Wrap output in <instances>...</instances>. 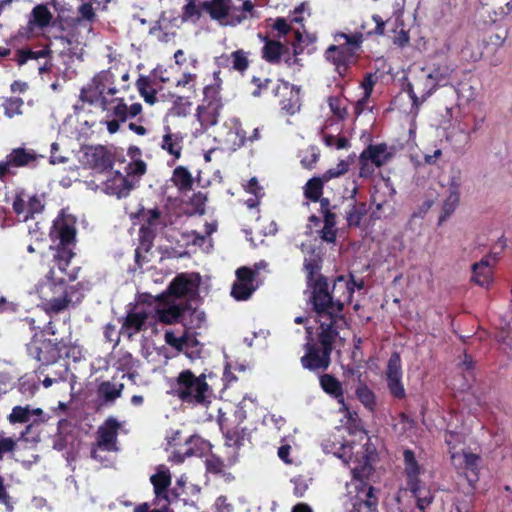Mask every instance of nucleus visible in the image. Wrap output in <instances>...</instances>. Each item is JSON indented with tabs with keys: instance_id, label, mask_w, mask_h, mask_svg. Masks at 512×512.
Masks as SVG:
<instances>
[{
	"instance_id": "29",
	"label": "nucleus",
	"mask_w": 512,
	"mask_h": 512,
	"mask_svg": "<svg viewBox=\"0 0 512 512\" xmlns=\"http://www.w3.org/2000/svg\"><path fill=\"white\" fill-rule=\"evenodd\" d=\"M322 390L337 400L340 405L339 410L341 412H344L351 417V413L345 404L344 391L339 380L328 374L322 375Z\"/></svg>"
},
{
	"instance_id": "58",
	"label": "nucleus",
	"mask_w": 512,
	"mask_h": 512,
	"mask_svg": "<svg viewBox=\"0 0 512 512\" xmlns=\"http://www.w3.org/2000/svg\"><path fill=\"white\" fill-rule=\"evenodd\" d=\"M413 496L417 500V507L420 510H424L426 507H428L432 501H433V495L425 485L418 488L417 491L412 492Z\"/></svg>"
},
{
	"instance_id": "36",
	"label": "nucleus",
	"mask_w": 512,
	"mask_h": 512,
	"mask_svg": "<svg viewBox=\"0 0 512 512\" xmlns=\"http://www.w3.org/2000/svg\"><path fill=\"white\" fill-rule=\"evenodd\" d=\"M165 131L161 148L172 155L174 159H179L182 155L183 137L179 133H172L169 126H165Z\"/></svg>"
},
{
	"instance_id": "47",
	"label": "nucleus",
	"mask_w": 512,
	"mask_h": 512,
	"mask_svg": "<svg viewBox=\"0 0 512 512\" xmlns=\"http://www.w3.org/2000/svg\"><path fill=\"white\" fill-rule=\"evenodd\" d=\"M231 59L232 69L243 74L249 67L248 53L243 49L233 51L227 60Z\"/></svg>"
},
{
	"instance_id": "28",
	"label": "nucleus",
	"mask_w": 512,
	"mask_h": 512,
	"mask_svg": "<svg viewBox=\"0 0 512 512\" xmlns=\"http://www.w3.org/2000/svg\"><path fill=\"white\" fill-rule=\"evenodd\" d=\"M134 185L128 176L122 175L120 172L108 179L105 183V190L110 195H115L117 198L127 197Z\"/></svg>"
},
{
	"instance_id": "42",
	"label": "nucleus",
	"mask_w": 512,
	"mask_h": 512,
	"mask_svg": "<svg viewBox=\"0 0 512 512\" xmlns=\"http://www.w3.org/2000/svg\"><path fill=\"white\" fill-rule=\"evenodd\" d=\"M162 213L159 208L155 207L153 209H145L141 207L132 218H138L145 221V225H142L140 228L141 233H145V231L150 227H155L158 224V220L160 219Z\"/></svg>"
},
{
	"instance_id": "17",
	"label": "nucleus",
	"mask_w": 512,
	"mask_h": 512,
	"mask_svg": "<svg viewBox=\"0 0 512 512\" xmlns=\"http://www.w3.org/2000/svg\"><path fill=\"white\" fill-rule=\"evenodd\" d=\"M258 272L243 266L236 270V281L232 285L231 295L238 301H245L251 297L257 289L254 285Z\"/></svg>"
},
{
	"instance_id": "4",
	"label": "nucleus",
	"mask_w": 512,
	"mask_h": 512,
	"mask_svg": "<svg viewBox=\"0 0 512 512\" xmlns=\"http://www.w3.org/2000/svg\"><path fill=\"white\" fill-rule=\"evenodd\" d=\"M83 285L77 283L71 285L69 288H65L60 296H54L50 299H44L42 306L44 313H34L30 316H26L22 322L23 325H27L31 331L37 333L41 331L47 334H55V330L52 326V321H46V316L51 314H58L68 308L71 303H79L84 297L82 292Z\"/></svg>"
},
{
	"instance_id": "46",
	"label": "nucleus",
	"mask_w": 512,
	"mask_h": 512,
	"mask_svg": "<svg viewBox=\"0 0 512 512\" xmlns=\"http://www.w3.org/2000/svg\"><path fill=\"white\" fill-rule=\"evenodd\" d=\"M136 86L145 102L149 104H154L156 102V91L151 87V82L148 77L140 76L136 81Z\"/></svg>"
},
{
	"instance_id": "56",
	"label": "nucleus",
	"mask_w": 512,
	"mask_h": 512,
	"mask_svg": "<svg viewBox=\"0 0 512 512\" xmlns=\"http://www.w3.org/2000/svg\"><path fill=\"white\" fill-rule=\"evenodd\" d=\"M23 105L24 101L20 97L7 98L3 103L5 115L9 118H12L16 115H21Z\"/></svg>"
},
{
	"instance_id": "6",
	"label": "nucleus",
	"mask_w": 512,
	"mask_h": 512,
	"mask_svg": "<svg viewBox=\"0 0 512 512\" xmlns=\"http://www.w3.org/2000/svg\"><path fill=\"white\" fill-rule=\"evenodd\" d=\"M334 41L335 44L327 48L325 57L335 66L336 72L340 76H344L361 47L363 35L361 33H336Z\"/></svg>"
},
{
	"instance_id": "48",
	"label": "nucleus",
	"mask_w": 512,
	"mask_h": 512,
	"mask_svg": "<svg viewBox=\"0 0 512 512\" xmlns=\"http://www.w3.org/2000/svg\"><path fill=\"white\" fill-rule=\"evenodd\" d=\"M393 24V32L395 33L393 43L399 47L406 46L410 41V37L408 31L404 29V23L400 14L395 16Z\"/></svg>"
},
{
	"instance_id": "43",
	"label": "nucleus",
	"mask_w": 512,
	"mask_h": 512,
	"mask_svg": "<svg viewBox=\"0 0 512 512\" xmlns=\"http://www.w3.org/2000/svg\"><path fill=\"white\" fill-rule=\"evenodd\" d=\"M470 135L471 132L467 129V127L459 123L457 126H453L451 130L447 132L446 139L452 144L460 147L469 143Z\"/></svg>"
},
{
	"instance_id": "41",
	"label": "nucleus",
	"mask_w": 512,
	"mask_h": 512,
	"mask_svg": "<svg viewBox=\"0 0 512 512\" xmlns=\"http://www.w3.org/2000/svg\"><path fill=\"white\" fill-rule=\"evenodd\" d=\"M52 17V13L46 5L38 4L32 9L29 25L43 29L49 26Z\"/></svg>"
},
{
	"instance_id": "52",
	"label": "nucleus",
	"mask_w": 512,
	"mask_h": 512,
	"mask_svg": "<svg viewBox=\"0 0 512 512\" xmlns=\"http://www.w3.org/2000/svg\"><path fill=\"white\" fill-rule=\"evenodd\" d=\"M49 289L53 294L60 292L59 296L62 294L65 288H69L70 286L66 285L64 279L56 280L54 269L51 268L46 275V283L43 288ZM42 294H45L44 289H41Z\"/></svg>"
},
{
	"instance_id": "60",
	"label": "nucleus",
	"mask_w": 512,
	"mask_h": 512,
	"mask_svg": "<svg viewBox=\"0 0 512 512\" xmlns=\"http://www.w3.org/2000/svg\"><path fill=\"white\" fill-rule=\"evenodd\" d=\"M185 350H183V353L189 357L190 359L195 358L196 356H199L201 352L200 343L193 335H188L187 332H185Z\"/></svg>"
},
{
	"instance_id": "34",
	"label": "nucleus",
	"mask_w": 512,
	"mask_h": 512,
	"mask_svg": "<svg viewBox=\"0 0 512 512\" xmlns=\"http://www.w3.org/2000/svg\"><path fill=\"white\" fill-rule=\"evenodd\" d=\"M170 181L179 193L185 194L193 189L194 178L187 167L179 165L172 173Z\"/></svg>"
},
{
	"instance_id": "20",
	"label": "nucleus",
	"mask_w": 512,
	"mask_h": 512,
	"mask_svg": "<svg viewBox=\"0 0 512 512\" xmlns=\"http://www.w3.org/2000/svg\"><path fill=\"white\" fill-rule=\"evenodd\" d=\"M52 57V50L49 45H44L40 49L33 48H23L18 49L15 53L14 60L17 62L19 66L26 64L30 60L39 61V59H46L43 65H39L38 71L39 74H44L50 71L51 62L50 59Z\"/></svg>"
},
{
	"instance_id": "61",
	"label": "nucleus",
	"mask_w": 512,
	"mask_h": 512,
	"mask_svg": "<svg viewBox=\"0 0 512 512\" xmlns=\"http://www.w3.org/2000/svg\"><path fill=\"white\" fill-rule=\"evenodd\" d=\"M328 105L331 112L338 118H343L346 114L345 99L339 96L330 97L328 99Z\"/></svg>"
},
{
	"instance_id": "5",
	"label": "nucleus",
	"mask_w": 512,
	"mask_h": 512,
	"mask_svg": "<svg viewBox=\"0 0 512 512\" xmlns=\"http://www.w3.org/2000/svg\"><path fill=\"white\" fill-rule=\"evenodd\" d=\"M363 286V281L357 283L341 275L330 287L327 278L322 276V316L340 312L346 303L351 302L355 288L362 289Z\"/></svg>"
},
{
	"instance_id": "54",
	"label": "nucleus",
	"mask_w": 512,
	"mask_h": 512,
	"mask_svg": "<svg viewBox=\"0 0 512 512\" xmlns=\"http://www.w3.org/2000/svg\"><path fill=\"white\" fill-rule=\"evenodd\" d=\"M304 196L313 202L320 201V176H314L304 186Z\"/></svg>"
},
{
	"instance_id": "39",
	"label": "nucleus",
	"mask_w": 512,
	"mask_h": 512,
	"mask_svg": "<svg viewBox=\"0 0 512 512\" xmlns=\"http://www.w3.org/2000/svg\"><path fill=\"white\" fill-rule=\"evenodd\" d=\"M362 153L364 158L370 159L378 167L386 164L393 155L391 149L384 143L370 145Z\"/></svg>"
},
{
	"instance_id": "59",
	"label": "nucleus",
	"mask_w": 512,
	"mask_h": 512,
	"mask_svg": "<svg viewBox=\"0 0 512 512\" xmlns=\"http://www.w3.org/2000/svg\"><path fill=\"white\" fill-rule=\"evenodd\" d=\"M402 377L401 359L398 353H393L388 361L386 378Z\"/></svg>"
},
{
	"instance_id": "18",
	"label": "nucleus",
	"mask_w": 512,
	"mask_h": 512,
	"mask_svg": "<svg viewBox=\"0 0 512 512\" xmlns=\"http://www.w3.org/2000/svg\"><path fill=\"white\" fill-rule=\"evenodd\" d=\"M226 459L210 453L205 460L206 472L214 476L222 477L226 482H231L235 479L231 472L226 471V468L234 466L239 461V453L237 451H227Z\"/></svg>"
},
{
	"instance_id": "49",
	"label": "nucleus",
	"mask_w": 512,
	"mask_h": 512,
	"mask_svg": "<svg viewBox=\"0 0 512 512\" xmlns=\"http://www.w3.org/2000/svg\"><path fill=\"white\" fill-rule=\"evenodd\" d=\"M189 310H187L186 320L183 323L187 329H198L201 328L206 320L205 313L196 308H192L189 304Z\"/></svg>"
},
{
	"instance_id": "7",
	"label": "nucleus",
	"mask_w": 512,
	"mask_h": 512,
	"mask_svg": "<svg viewBox=\"0 0 512 512\" xmlns=\"http://www.w3.org/2000/svg\"><path fill=\"white\" fill-rule=\"evenodd\" d=\"M251 83L255 86L252 91L254 97L271 91L274 97L279 98V104L289 114H294L300 108L299 90L293 85L282 80H272L266 77L253 76Z\"/></svg>"
},
{
	"instance_id": "11",
	"label": "nucleus",
	"mask_w": 512,
	"mask_h": 512,
	"mask_svg": "<svg viewBox=\"0 0 512 512\" xmlns=\"http://www.w3.org/2000/svg\"><path fill=\"white\" fill-rule=\"evenodd\" d=\"M12 210L23 221L34 218L36 214L44 211L46 205L45 193H30L23 187L14 191Z\"/></svg>"
},
{
	"instance_id": "30",
	"label": "nucleus",
	"mask_w": 512,
	"mask_h": 512,
	"mask_svg": "<svg viewBox=\"0 0 512 512\" xmlns=\"http://www.w3.org/2000/svg\"><path fill=\"white\" fill-rule=\"evenodd\" d=\"M231 0H210L201 3L202 11H205L210 17L227 25L229 15V6Z\"/></svg>"
},
{
	"instance_id": "31",
	"label": "nucleus",
	"mask_w": 512,
	"mask_h": 512,
	"mask_svg": "<svg viewBox=\"0 0 512 512\" xmlns=\"http://www.w3.org/2000/svg\"><path fill=\"white\" fill-rule=\"evenodd\" d=\"M188 308V303L184 305L173 304L168 306L167 308L158 310V318L160 322L164 324H183L184 321L186 320L187 310H189Z\"/></svg>"
},
{
	"instance_id": "38",
	"label": "nucleus",
	"mask_w": 512,
	"mask_h": 512,
	"mask_svg": "<svg viewBox=\"0 0 512 512\" xmlns=\"http://www.w3.org/2000/svg\"><path fill=\"white\" fill-rule=\"evenodd\" d=\"M248 436L249 432L246 427L237 425L228 429L224 432L225 445L228 449L227 451H237L239 453V449L244 445V441Z\"/></svg>"
},
{
	"instance_id": "15",
	"label": "nucleus",
	"mask_w": 512,
	"mask_h": 512,
	"mask_svg": "<svg viewBox=\"0 0 512 512\" xmlns=\"http://www.w3.org/2000/svg\"><path fill=\"white\" fill-rule=\"evenodd\" d=\"M200 281L199 273H179L169 283L167 293L177 299L192 297L197 294Z\"/></svg>"
},
{
	"instance_id": "63",
	"label": "nucleus",
	"mask_w": 512,
	"mask_h": 512,
	"mask_svg": "<svg viewBox=\"0 0 512 512\" xmlns=\"http://www.w3.org/2000/svg\"><path fill=\"white\" fill-rule=\"evenodd\" d=\"M165 342L172 348H174L175 350H177L178 352H183V350H185V333L180 336V337H177L173 332L171 331H166L165 332Z\"/></svg>"
},
{
	"instance_id": "51",
	"label": "nucleus",
	"mask_w": 512,
	"mask_h": 512,
	"mask_svg": "<svg viewBox=\"0 0 512 512\" xmlns=\"http://www.w3.org/2000/svg\"><path fill=\"white\" fill-rule=\"evenodd\" d=\"M324 227L322 228V241L334 242L337 230L334 228L336 221L335 215L329 211L324 214Z\"/></svg>"
},
{
	"instance_id": "21",
	"label": "nucleus",
	"mask_w": 512,
	"mask_h": 512,
	"mask_svg": "<svg viewBox=\"0 0 512 512\" xmlns=\"http://www.w3.org/2000/svg\"><path fill=\"white\" fill-rule=\"evenodd\" d=\"M119 428L120 424L115 418H107L103 425H101L98 428L97 446L105 451H116V443Z\"/></svg>"
},
{
	"instance_id": "3",
	"label": "nucleus",
	"mask_w": 512,
	"mask_h": 512,
	"mask_svg": "<svg viewBox=\"0 0 512 512\" xmlns=\"http://www.w3.org/2000/svg\"><path fill=\"white\" fill-rule=\"evenodd\" d=\"M168 393L190 407L208 408L211 404L212 388L205 373L197 376L190 369L182 370L171 380Z\"/></svg>"
},
{
	"instance_id": "24",
	"label": "nucleus",
	"mask_w": 512,
	"mask_h": 512,
	"mask_svg": "<svg viewBox=\"0 0 512 512\" xmlns=\"http://www.w3.org/2000/svg\"><path fill=\"white\" fill-rule=\"evenodd\" d=\"M171 474L168 470H159L150 477V482L153 485L155 498L153 505H159L161 500L171 504L169 497V487L171 486Z\"/></svg>"
},
{
	"instance_id": "64",
	"label": "nucleus",
	"mask_w": 512,
	"mask_h": 512,
	"mask_svg": "<svg viewBox=\"0 0 512 512\" xmlns=\"http://www.w3.org/2000/svg\"><path fill=\"white\" fill-rule=\"evenodd\" d=\"M460 199V192L447 191V196L443 202V211L446 216L450 215L457 207Z\"/></svg>"
},
{
	"instance_id": "22",
	"label": "nucleus",
	"mask_w": 512,
	"mask_h": 512,
	"mask_svg": "<svg viewBox=\"0 0 512 512\" xmlns=\"http://www.w3.org/2000/svg\"><path fill=\"white\" fill-rule=\"evenodd\" d=\"M85 163L96 170L104 171L112 168L110 154L104 146H85L83 148Z\"/></svg>"
},
{
	"instance_id": "16",
	"label": "nucleus",
	"mask_w": 512,
	"mask_h": 512,
	"mask_svg": "<svg viewBox=\"0 0 512 512\" xmlns=\"http://www.w3.org/2000/svg\"><path fill=\"white\" fill-rule=\"evenodd\" d=\"M305 354L301 357L302 366L309 370L320 368V326H306Z\"/></svg>"
},
{
	"instance_id": "12",
	"label": "nucleus",
	"mask_w": 512,
	"mask_h": 512,
	"mask_svg": "<svg viewBox=\"0 0 512 512\" xmlns=\"http://www.w3.org/2000/svg\"><path fill=\"white\" fill-rule=\"evenodd\" d=\"M227 129L226 135L220 139V143L226 149L236 151L241 147L252 144L261 138L259 128H253L252 133L247 135L246 129L243 127L239 118L233 117L224 123Z\"/></svg>"
},
{
	"instance_id": "55",
	"label": "nucleus",
	"mask_w": 512,
	"mask_h": 512,
	"mask_svg": "<svg viewBox=\"0 0 512 512\" xmlns=\"http://www.w3.org/2000/svg\"><path fill=\"white\" fill-rule=\"evenodd\" d=\"M17 446V439L5 436L4 432H0V461L4 459L5 455H13Z\"/></svg>"
},
{
	"instance_id": "32",
	"label": "nucleus",
	"mask_w": 512,
	"mask_h": 512,
	"mask_svg": "<svg viewBox=\"0 0 512 512\" xmlns=\"http://www.w3.org/2000/svg\"><path fill=\"white\" fill-rule=\"evenodd\" d=\"M147 318L148 315L144 311L128 312L122 323L121 332L126 334L128 337H132L143 329Z\"/></svg>"
},
{
	"instance_id": "57",
	"label": "nucleus",
	"mask_w": 512,
	"mask_h": 512,
	"mask_svg": "<svg viewBox=\"0 0 512 512\" xmlns=\"http://www.w3.org/2000/svg\"><path fill=\"white\" fill-rule=\"evenodd\" d=\"M31 410L29 407L15 406L12 412L8 416V420L11 424L16 423H27L31 418Z\"/></svg>"
},
{
	"instance_id": "14",
	"label": "nucleus",
	"mask_w": 512,
	"mask_h": 512,
	"mask_svg": "<svg viewBox=\"0 0 512 512\" xmlns=\"http://www.w3.org/2000/svg\"><path fill=\"white\" fill-rule=\"evenodd\" d=\"M451 461L453 466L461 473H464L470 484L478 481L480 469V457L465 448L460 451H453Z\"/></svg>"
},
{
	"instance_id": "2",
	"label": "nucleus",
	"mask_w": 512,
	"mask_h": 512,
	"mask_svg": "<svg viewBox=\"0 0 512 512\" xmlns=\"http://www.w3.org/2000/svg\"><path fill=\"white\" fill-rule=\"evenodd\" d=\"M305 240L301 243L304 254L303 268L306 273L307 287L305 294H309L308 302L312 304L315 312V321L320 318V218L315 214L308 218L305 226Z\"/></svg>"
},
{
	"instance_id": "37",
	"label": "nucleus",
	"mask_w": 512,
	"mask_h": 512,
	"mask_svg": "<svg viewBox=\"0 0 512 512\" xmlns=\"http://www.w3.org/2000/svg\"><path fill=\"white\" fill-rule=\"evenodd\" d=\"M185 454L190 457H203L211 453L212 444L198 435H192L185 441Z\"/></svg>"
},
{
	"instance_id": "19",
	"label": "nucleus",
	"mask_w": 512,
	"mask_h": 512,
	"mask_svg": "<svg viewBox=\"0 0 512 512\" xmlns=\"http://www.w3.org/2000/svg\"><path fill=\"white\" fill-rule=\"evenodd\" d=\"M395 193L389 178L381 177L375 182L371 192V203L376 208V211L373 212L376 217H380L376 214L377 212H382L386 208L391 209Z\"/></svg>"
},
{
	"instance_id": "35",
	"label": "nucleus",
	"mask_w": 512,
	"mask_h": 512,
	"mask_svg": "<svg viewBox=\"0 0 512 512\" xmlns=\"http://www.w3.org/2000/svg\"><path fill=\"white\" fill-rule=\"evenodd\" d=\"M101 107L103 110H106L110 116H113L114 119L122 123L129 119L128 106L123 98H115L109 101L107 97H102Z\"/></svg>"
},
{
	"instance_id": "8",
	"label": "nucleus",
	"mask_w": 512,
	"mask_h": 512,
	"mask_svg": "<svg viewBox=\"0 0 512 512\" xmlns=\"http://www.w3.org/2000/svg\"><path fill=\"white\" fill-rule=\"evenodd\" d=\"M41 158H43L42 155L25 146L11 149L0 161V181L6 182L8 178L15 177L21 168L35 169Z\"/></svg>"
},
{
	"instance_id": "27",
	"label": "nucleus",
	"mask_w": 512,
	"mask_h": 512,
	"mask_svg": "<svg viewBox=\"0 0 512 512\" xmlns=\"http://www.w3.org/2000/svg\"><path fill=\"white\" fill-rule=\"evenodd\" d=\"M263 41L262 59L273 65L279 64L284 54L288 52V48L279 40L270 39L268 36L263 37Z\"/></svg>"
},
{
	"instance_id": "9",
	"label": "nucleus",
	"mask_w": 512,
	"mask_h": 512,
	"mask_svg": "<svg viewBox=\"0 0 512 512\" xmlns=\"http://www.w3.org/2000/svg\"><path fill=\"white\" fill-rule=\"evenodd\" d=\"M63 348H65L63 340L53 341L39 337L38 333H34L31 341L26 345L27 354L41 366L55 364L63 356Z\"/></svg>"
},
{
	"instance_id": "40",
	"label": "nucleus",
	"mask_w": 512,
	"mask_h": 512,
	"mask_svg": "<svg viewBox=\"0 0 512 512\" xmlns=\"http://www.w3.org/2000/svg\"><path fill=\"white\" fill-rule=\"evenodd\" d=\"M76 245H60L57 243L55 253L53 254V262L60 271L65 272L72 258L76 255L74 248Z\"/></svg>"
},
{
	"instance_id": "25",
	"label": "nucleus",
	"mask_w": 512,
	"mask_h": 512,
	"mask_svg": "<svg viewBox=\"0 0 512 512\" xmlns=\"http://www.w3.org/2000/svg\"><path fill=\"white\" fill-rule=\"evenodd\" d=\"M403 456L407 489L411 492H415L418 490V488L424 485L419 479L421 468L418 465L414 453L411 450H405Z\"/></svg>"
},
{
	"instance_id": "10",
	"label": "nucleus",
	"mask_w": 512,
	"mask_h": 512,
	"mask_svg": "<svg viewBox=\"0 0 512 512\" xmlns=\"http://www.w3.org/2000/svg\"><path fill=\"white\" fill-rule=\"evenodd\" d=\"M221 88L218 85H206L203 88V100L197 107L196 116L201 126L205 129L214 126L218 122L223 102L220 95Z\"/></svg>"
},
{
	"instance_id": "45",
	"label": "nucleus",
	"mask_w": 512,
	"mask_h": 512,
	"mask_svg": "<svg viewBox=\"0 0 512 512\" xmlns=\"http://www.w3.org/2000/svg\"><path fill=\"white\" fill-rule=\"evenodd\" d=\"M465 437L466 433L464 431H446L444 439L449 448L450 456L453 451H460L461 448H465Z\"/></svg>"
},
{
	"instance_id": "53",
	"label": "nucleus",
	"mask_w": 512,
	"mask_h": 512,
	"mask_svg": "<svg viewBox=\"0 0 512 512\" xmlns=\"http://www.w3.org/2000/svg\"><path fill=\"white\" fill-rule=\"evenodd\" d=\"M49 289L53 294L60 292L59 296L62 294L65 288H69L70 286L66 285L64 279L56 280L54 269L51 268L46 275V283L43 288ZM42 294H45L44 289H41Z\"/></svg>"
},
{
	"instance_id": "13",
	"label": "nucleus",
	"mask_w": 512,
	"mask_h": 512,
	"mask_svg": "<svg viewBox=\"0 0 512 512\" xmlns=\"http://www.w3.org/2000/svg\"><path fill=\"white\" fill-rule=\"evenodd\" d=\"M76 218L61 213L54 221L50 230V237L60 245H76Z\"/></svg>"
},
{
	"instance_id": "44",
	"label": "nucleus",
	"mask_w": 512,
	"mask_h": 512,
	"mask_svg": "<svg viewBox=\"0 0 512 512\" xmlns=\"http://www.w3.org/2000/svg\"><path fill=\"white\" fill-rule=\"evenodd\" d=\"M355 394L357 399L362 403V405L369 411L374 412L376 409V396L374 392L365 384H360L356 390Z\"/></svg>"
},
{
	"instance_id": "23",
	"label": "nucleus",
	"mask_w": 512,
	"mask_h": 512,
	"mask_svg": "<svg viewBox=\"0 0 512 512\" xmlns=\"http://www.w3.org/2000/svg\"><path fill=\"white\" fill-rule=\"evenodd\" d=\"M497 262L496 256H485L472 266V279L482 287H489L493 282V267Z\"/></svg>"
},
{
	"instance_id": "50",
	"label": "nucleus",
	"mask_w": 512,
	"mask_h": 512,
	"mask_svg": "<svg viewBox=\"0 0 512 512\" xmlns=\"http://www.w3.org/2000/svg\"><path fill=\"white\" fill-rule=\"evenodd\" d=\"M298 157L300 158V163L303 168L312 169L319 158L317 146H309L306 149L300 150Z\"/></svg>"
},
{
	"instance_id": "26",
	"label": "nucleus",
	"mask_w": 512,
	"mask_h": 512,
	"mask_svg": "<svg viewBox=\"0 0 512 512\" xmlns=\"http://www.w3.org/2000/svg\"><path fill=\"white\" fill-rule=\"evenodd\" d=\"M124 384H115L111 381H103L97 386L96 394L100 406L112 405L121 397Z\"/></svg>"
},
{
	"instance_id": "33",
	"label": "nucleus",
	"mask_w": 512,
	"mask_h": 512,
	"mask_svg": "<svg viewBox=\"0 0 512 512\" xmlns=\"http://www.w3.org/2000/svg\"><path fill=\"white\" fill-rule=\"evenodd\" d=\"M452 72L453 69L447 63H442L435 66L433 70L427 74V86H430L429 94L438 86L447 85Z\"/></svg>"
},
{
	"instance_id": "1",
	"label": "nucleus",
	"mask_w": 512,
	"mask_h": 512,
	"mask_svg": "<svg viewBox=\"0 0 512 512\" xmlns=\"http://www.w3.org/2000/svg\"><path fill=\"white\" fill-rule=\"evenodd\" d=\"M334 455L350 467L352 474V480L346 486V512H377L378 500L374 495V489L364 482L373 470L372 452L368 448L360 447L354 453L352 446L342 445Z\"/></svg>"
},
{
	"instance_id": "62",
	"label": "nucleus",
	"mask_w": 512,
	"mask_h": 512,
	"mask_svg": "<svg viewBox=\"0 0 512 512\" xmlns=\"http://www.w3.org/2000/svg\"><path fill=\"white\" fill-rule=\"evenodd\" d=\"M78 22L80 21H88V22H94L96 19V13L94 11V8L92 6L91 2H84L78 7Z\"/></svg>"
}]
</instances>
